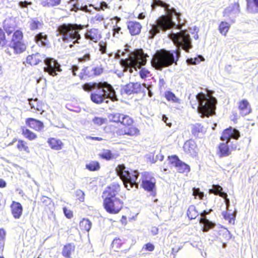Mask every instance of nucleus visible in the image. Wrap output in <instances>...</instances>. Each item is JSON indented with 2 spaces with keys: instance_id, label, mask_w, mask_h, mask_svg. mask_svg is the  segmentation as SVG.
Wrapping results in <instances>:
<instances>
[{
  "instance_id": "52",
  "label": "nucleus",
  "mask_w": 258,
  "mask_h": 258,
  "mask_svg": "<svg viewBox=\"0 0 258 258\" xmlns=\"http://www.w3.org/2000/svg\"><path fill=\"white\" fill-rule=\"evenodd\" d=\"M99 51L101 52V53L104 54L106 52V47L107 45L105 42L101 41L99 43Z\"/></svg>"
},
{
  "instance_id": "46",
  "label": "nucleus",
  "mask_w": 258,
  "mask_h": 258,
  "mask_svg": "<svg viewBox=\"0 0 258 258\" xmlns=\"http://www.w3.org/2000/svg\"><path fill=\"white\" fill-rule=\"evenodd\" d=\"M77 1V0H70L69 5L70 7H73L71 9L72 11L76 12L82 8V6H80V4L76 3Z\"/></svg>"
},
{
  "instance_id": "18",
  "label": "nucleus",
  "mask_w": 258,
  "mask_h": 258,
  "mask_svg": "<svg viewBox=\"0 0 258 258\" xmlns=\"http://www.w3.org/2000/svg\"><path fill=\"white\" fill-rule=\"evenodd\" d=\"M26 124L30 128L36 131H40L44 127L42 122L33 118H27L26 120Z\"/></svg>"
},
{
  "instance_id": "12",
  "label": "nucleus",
  "mask_w": 258,
  "mask_h": 258,
  "mask_svg": "<svg viewBox=\"0 0 258 258\" xmlns=\"http://www.w3.org/2000/svg\"><path fill=\"white\" fill-rule=\"evenodd\" d=\"M142 186L147 191H152L155 186V178L151 177L149 173H144L142 180Z\"/></svg>"
},
{
  "instance_id": "49",
  "label": "nucleus",
  "mask_w": 258,
  "mask_h": 258,
  "mask_svg": "<svg viewBox=\"0 0 258 258\" xmlns=\"http://www.w3.org/2000/svg\"><path fill=\"white\" fill-rule=\"evenodd\" d=\"M122 114L120 113H115L110 114V119L114 122H121Z\"/></svg>"
},
{
  "instance_id": "48",
  "label": "nucleus",
  "mask_w": 258,
  "mask_h": 258,
  "mask_svg": "<svg viewBox=\"0 0 258 258\" xmlns=\"http://www.w3.org/2000/svg\"><path fill=\"white\" fill-rule=\"evenodd\" d=\"M99 156L105 159L110 160L112 158V155L111 151L108 150H104L103 152L99 154Z\"/></svg>"
},
{
  "instance_id": "50",
  "label": "nucleus",
  "mask_w": 258,
  "mask_h": 258,
  "mask_svg": "<svg viewBox=\"0 0 258 258\" xmlns=\"http://www.w3.org/2000/svg\"><path fill=\"white\" fill-rule=\"evenodd\" d=\"M133 83H130L124 87V91L127 94L134 93Z\"/></svg>"
},
{
  "instance_id": "35",
  "label": "nucleus",
  "mask_w": 258,
  "mask_h": 258,
  "mask_svg": "<svg viewBox=\"0 0 258 258\" xmlns=\"http://www.w3.org/2000/svg\"><path fill=\"white\" fill-rule=\"evenodd\" d=\"M17 148L20 151H25L27 153H30V150L26 142L23 140H19L17 144Z\"/></svg>"
},
{
  "instance_id": "10",
  "label": "nucleus",
  "mask_w": 258,
  "mask_h": 258,
  "mask_svg": "<svg viewBox=\"0 0 258 258\" xmlns=\"http://www.w3.org/2000/svg\"><path fill=\"white\" fill-rule=\"evenodd\" d=\"M44 61L46 66L44 68V71L50 75L54 76L57 75L56 72L61 71L60 64L54 59L50 57L44 58Z\"/></svg>"
},
{
  "instance_id": "43",
  "label": "nucleus",
  "mask_w": 258,
  "mask_h": 258,
  "mask_svg": "<svg viewBox=\"0 0 258 258\" xmlns=\"http://www.w3.org/2000/svg\"><path fill=\"white\" fill-rule=\"evenodd\" d=\"M133 90L134 93H139L142 91H143L145 88H147V86L145 84H140L139 83H133Z\"/></svg>"
},
{
  "instance_id": "5",
  "label": "nucleus",
  "mask_w": 258,
  "mask_h": 258,
  "mask_svg": "<svg viewBox=\"0 0 258 258\" xmlns=\"http://www.w3.org/2000/svg\"><path fill=\"white\" fill-rule=\"evenodd\" d=\"M195 104L190 101L193 108H197L201 116L209 117L215 112L216 99L212 95L200 93L196 95Z\"/></svg>"
},
{
  "instance_id": "17",
  "label": "nucleus",
  "mask_w": 258,
  "mask_h": 258,
  "mask_svg": "<svg viewBox=\"0 0 258 258\" xmlns=\"http://www.w3.org/2000/svg\"><path fill=\"white\" fill-rule=\"evenodd\" d=\"M10 208L13 217L16 219H20L23 212L22 205L19 202L13 201Z\"/></svg>"
},
{
  "instance_id": "11",
  "label": "nucleus",
  "mask_w": 258,
  "mask_h": 258,
  "mask_svg": "<svg viewBox=\"0 0 258 258\" xmlns=\"http://www.w3.org/2000/svg\"><path fill=\"white\" fill-rule=\"evenodd\" d=\"M168 160L171 165L174 166L178 172L188 173L190 171L189 166L180 160L177 156H169Z\"/></svg>"
},
{
  "instance_id": "33",
  "label": "nucleus",
  "mask_w": 258,
  "mask_h": 258,
  "mask_svg": "<svg viewBox=\"0 0 258 258\" xmlns=\"http://www.w3.org/2000/svg\"><path fill=\"white\" fill-rule=\"evenodd\" d=\"M166 99L169 101L175 103H180V99L178 98L174 93L171 91H167L165 93Z\"/></svg>"
},
{
  "instance_id": "47",
  "label": "nucleus",
  "mask_w": 258,
  "mask_h": 258,
  "mask_svg": "<svg viewBox=\"0 0 258 258\" xmlns=\"http://www.w3.org/2000/svg\"><path fill=\"white\" fill-rule=\"evenodd\" d=\"M192 195L195 196V198H199L200 200L203 199L205 196L204 192L201 191L198 188H194L192 189Z\"/></svg>"
},
{
  "instance_id": "37",
  "label": "nucleus",
  "mask_w": 258,
  "mask_h": 258,
  "mask_svg": "<svg viewBox=\"0 0 258 258\" xmlns=\"http://www.w3.org/2000/svg\"><path fill=\"white\" fill-rule=\"evenodd\" d=\"M198 215L199 213L197 211L196 207L193 205L190 206L187 212V215L188 218L190 219H195Z\"/></svg>"
},
{
  "instance_id": "56",
  "label": "nucleus",
  "mask_w": 258,
  "mask_h": 258,
  "mask_svg": "<svg viewBox=\"0 0 258 258\" xmlns=\"http://www.w3.org/2000/svg\"><path fill=\"white\" fill-rule=\"evenodd\" d=\"M5 235V231L3 229H0V245H1L2 246H3L4 244Z\"/></svg>"
},
{
  "instance_id": "23",
  "label": "nucleus",
  "mask_w": 258,
  "mask_h": 258,
  "mask_svg": "<svg viewBox=\"0 0 258 258\" xmlns=\"http://www.w3.org/2000/svg\"><path fill=\"white\" fill-rule=\"evenodd\" d=\"M119 190L120 186L118 184H112L107 188L104 194L106 196V197L116 198L115 196Z\"/></svg>"
},
{
  "instance_id": "62",
  "label": "nucleus",
  "mask_w": 258,
  "mask_h": 258,
  "mask_svg": "<svg viewBox=\"0 0 258 258\" xmlns=\"http://www.w3.org/2000/svg\"><path fill=\"white\" fill-rule=\"evenodd\" d=\"M90 59V55L89 53L84 55L82 57H80L79 60L80 62L88 61Z\"/></svg>"
},
{
  "instance_id": "31",
  "label": "nucleus",
  "mask_w": 258,
  "mask_h": 258,
  "mask_svg": "<svg viewBox=\"0 0 258 258\" xmlns=\"http://www.w3.org/2000/svg\"><path fill=\"white\" fill-rule=\"evenodd\" d=\"M230 211H226L223 213V215L225 218V219L228 220L230 223L234 224L236 215V211L234 210L233 212H230Z\"/></svg>"
},
{
  "instance_id": "51",
  "label": "nucleus",
  "mask_w": 258,
  "mask_h": 258,
  "mask_svg": "<svg viewBox=\"0 0 258 258\" xmlns=\"http://www.w3.org/2000/svg\"><path fill=\"white\" fill-rule=\"evenodd\" d=\"M201 59H200L199 58H196V57H195L194 58H188L187 59V62L190 64H196L198 63H199L200 61L204 60V58L202 56H201Z\"/></svg>"
},
{
  "instance_id": "59",
  "label": "nucleus",
  "mask_w": 258,
  "mask_h": 258,
  "mask_svg": "<svg viewBox=\"0 0 258 258\" xmlns=\"http://www.w3.org/2000/svg\"><path fill=\"white\" fill-rule=\"evenodd\" d=\"M63 211L64 215L66 216L67 218L71 219L73 217V212L71 210H68L64 207L63 208Z\"/></svg>"
},
{
  "instance_id": "58",
  "label": "nucleus",
  "mask_w": 258,
  "mask_h": 258,
  "mask_svg": "<svg viewBox=\"0 0 258 258\" xmlns=\"http://www.w3.org/2000/svg\"><path fill=\"white\" fill-rule=\"evenodd\" d=\"M93 121L95 124L100 125L104 122L105 119L101 117H96L93 119Z\"/></svg>"
},
{
  "instance_id": "38",
  "label": "nucleus",
  "mask_w": 258,
  "mask_h": 258,
  "mask_svg": "<svg viewBox=\"0 0 258 258\" xmlns=\"http://www.w3.org/2000/svg\"><path fill=\"white\" fill-rule=\"evenodd\" d=\"M239 5L237 4H234L232 5V6L227 7L224 11V15H225L226 14H231L233 12L234 14L239 13Z\"/></svg>"
},
{
  "instance_id": "44",
  "label": "nucleus",
  "mask_w": 258,
  "mask_h": 258,
  "mask_svg": "<svg viewBox=\"0 0 258 258\" xmlns=\"http://www.w3.org/2000/svg\"><path fill=\"white\" fill-rule=\"evenodd\" d=\"M133 119L128 115L122 114L121 123L124 125L130 126L133 123Z\"/></svg>"
},
{
  "instance_id": "40",
  "label": "nucleus",
  "mask_w": 258,
  "mask_h": 258,
  "mask_svg": "<svg viewBox=\"0 0 258 258\" xmlns=\"http://www.w3.org/2000/svg\"><path fill=\"white\" fill-rule=\"evenodd\" d=\"M23 35L20 30L16 31L13 34L11 42H16L22 41Z\"/></svg>"
},
{
  "instance_id": "36",
  "label": "nucleus",
  "mask_w": 258,
  "mask_h": 258,
  "mask_svg": "<svg viewBox=\"0 0 258 258\" xmlns=\"http://www.w3.org/2000/svg\"><path fill=\"white\" fill-rule=\"evenodd\" d=\"M28 100L29 103L32 108H33L35 110L39 111L42 110L41 104L38 102V99H29Z\"/></svg>"
},
{
  "instance_id": "34",
  "label": "nucleus",
  "mask_w": 258,
  "mask_h": 258,
  "mask_svg": "<svg viewBox=\"0 0 258 258\" xmlns=\"http://www.w3.org/2000/svg\"><path fill=\"white\" fill-rule=\"evenodd\" d=\"M91 222L88 219L84 218L80 222V227L81 230L88 232L91 229Z\"/></svg>"
},
{
  "instance_id": "4",
  "label": "nucleus",
  "mask_w": 258,
  "mask_h": 258,
  "mask_svg": "<svg viewBox=\"0 0 258 258\" xmlns=\"http://www.w3.org/2000/svg\"><path fill=\"white\" fill-rule=\"evenodd\" d=\"M83 28L81 25L63 24L57 28L56 35L59 42L70 43L69 46L72 47L75 43H80L81 37L79 32Z\"/></svg>"
},
{
  "instance_id": "27",
  "label": "nucleus",
  "mask_w": 258,
  "mask_h": 258,
  "mask_svg": "<svg viewBox=\"0 0 258 258\" xmlns=\"http://www.w3.org/2000/svg\"><path fill=\"white\" fill-rule=\"evenodd\" d=\"M124 135L131 136H137L140 135L139 130L135 126L125 127L122 131Z\"/></svg>"
},
{
  "instance_id": "24",
  "label": "nucleus",
  "mask_w": 258,
  "mask_h": 258,
  "mask_svg": "<svg viewBox=\"0 0 258 258\" xmlns=\"http://www.w3.org/2000/svg\"><path fill=\"white\" fill-rule=\"evenodd\" d=\"M191 132L194 136L201 137L206 132V129L201 124L196 123L192 125Z\"/></svg>"
},
{
  "instance_id": "7",
  "label": "nucleus",
  "mask_w": 258,
  "mask_h": 258,
  "mask_svg": "<svg viewBox=\"0 0 258 258\" xmlns=\"http://www.w3.org/2000/svg\"><path fill=\"white\" fill-rule=\"evenodd\" d=\"M240 137L239 132L232 127L225 130L221 137L222 141L226 143H221L219 146L221 156H227L229 155V148L236 149L237 147V139Z\"/></svg>"
},
{
  "instance_id": "19",
  "label": "nucleus",
  "mask_w": 258,
  "mask_h": 258,
  "mask_svg": "<svg viewBox=\"0 0 258 258\" xmlns=\"http://www.w3.org/2000/svg\"><path fill=\"white\" fill-rule=\"evenodd\" d=\"M127 28L132 35H136L140 33L142 26L139 22L130 21L127 23Z\"/></svg>"
},
{
  "instance_id": "25",
  "label": "nucleus",
  "mask_w": 258,
  "mask_h": 258,
  "mask_svg": "<svg viewBox=\"0 0 258 258\" xmlns=\"http://www.w3.org/2000/svg\"><path fill=\"white\" fill-rule=\"evenodd\" d=\"M11 46L14 49L15 52L20 54L24 52L26 48V45L22 41L11 42Z\"/></svg>"
},
{
  "instance_id": "16",
  "label": "nucleus",
  "mask_w": 258,
  "mask_h": 258,
  "mask_svg": "<svg viewBox=\"0 0 258 258\" xmlns=\"http://www.w3.org/2000/svg\"><path fill=\"white\" fill-rule=\"evenodd\" d=\"M238 110L241 115L244 116L252 111L249 102L246 99H242L238 103Z\"/></svg>"
},
{
  "instance_id": "53",
  "label": "nucleus",
  "mask_w": 258,
  "mask_h": 258,
  "mask_svg": "<svg viewBox=\"0 0 258 258\" xmlns=\"http://www.w3.org/2000/svg\"><path fill=\"white\" fill-rule=\"evenodd\" d=\"M6 43L5 34L2 29H0V45L4 46Z\"/></svg>"
},
{
  "instance_id": "3",
  "label": "nucleus",
  "mask_w": 258,
  "mask_h": 258,
  "mask_svg": "<svg viewBox=\"0 0 258 258\" xmlns=\"http://www.w3.org/2000/svg\"><path fill=\"white\" fill-rule=\"evenodd\" d=\"M83 89L86 91L93 90L91 94V100L97 104L101 103L104 101L108 103L106 99L110 98L112 100H115L116 96L112 87L106 82L99 83H86L83 86Z\"/></svg>"
},
{
  "instance_id": "63",
  "label": "nucleus",
  "mask_w": 258,
  "mask_h": 258,
  "mask_svg": "<svg viewBox=\"0 0 258 258\" xmlns=\"http://www.w3.org/2000/svg\"><path fill=\"white\" fill-rule=\"evenodd\" d=\"M77 195L80 196L79 198L80 202H83L84 200V193L81 190L77 191Z\"/></svg>"
},
{
  "instance_id": "30",
  "label": "nucleus",
  "mask_w": 258,
  "mask_h": 258,
  "mask_svg": "<svg viewBox=\"0 0 258 258\" xmlns=\"http://www.w3.org/2000/svg\"><path fill=\"white\" fill-rule=\"evenodd\" d=\"M230 26L231 25L229 23L222 21L219 25L218 30L222 35L225 36L230 29Z\"/></svg>"
},
{
  "instance_id": "20",
  "label": "nucleus",
  "mask_w": 258,
  "mask_h": 258,
  "mask_svg": "<svg viewBox=\"0 0 258 258\" xmlns=\"http://www.w3.org/2000/svg\"><path fill=\"white\" fill-rule=\"evenodd\" d=\"M85 37L86 39L96 42L100 39L101 35L97 29L93 28L85 33Z\"/></svg>"
},
{
  "instance_id": "6",
  "label": "nucleus",
  "mask_w": 258,
  "mask_h": 258,
  "mask_svg": "<svg viewBox=\"0 0 258 258\" xmlns=\"http://www.w3.org/2000/svg\"><path fill=\"white\" fill-rule=\"evenodd\" d=\"M127 57L121 59L120 63L123 68V71H129L130 73H133L134 70L137 72L138 69H141L142 66L146 64L147 54L144 53L142 49H136L130 53Z\"/></svg>"
},
{
  "instance_id": "61",
  "label": "nucleus",
  "mask_w": 258,
  "mask_h": 258,
  "mask_svg": "<svg viewBox=\"0 0 258 258\" xmlns=\"http://www.w3.org/2000/svg\"><path fill=\"white\" fill-rule=\"evenodd\" d=\"M41 201L45 205H48L50 204L51 202V199L45 196L42 197V198H41Z\"/></svg>"
},
{
  "instance_id": "1",
  "label": "nucleus",
  "mask_w": 258,
  "mask_h": 258,
  "mask_svg": "<svg viewBox=\"0 0 258 258\" xmlns=\"http://www.w3.org/2000/svg\"><path fill=\"white\" fill-rule=\"evenodd\" d=\"M169 38L177 47L176 50L167 51L165 49L157 50L153 55L151 63L153 67L161 70L176 62L180 56L181 48L188 52L192 47L191 39L186 30L172 32L168 35Z\"/></svg>"
},
{
  "instance_id": "60",
  "label": "nucleus",
  "mask_w": 258,
  "mask_h": 258,
  "mask_svg": "<svg viewBox=\"0 0 258 258\" xmlns=\"http://www.w3.org/2000/svg\"><path fill=\"white\" fill-rule=\"evenodd\" d=\"M149 73V72L146 70L145 69H142L140 71V76L142 79H145L147 77V75Z\"/></svg>"
},
{
  "instance_id": "22",
  "label": "nucleus",
  "mask_w": 258,
  "mask_h": 258,
  "mask_svg": "<svg viewBox=\"0 0 258 258\" xmlns=\"http://www.w3.org/2000/svg\"><path fill=\"white\" fill-rule=\"evenodd\" d=\"M44 58V56L39 53L33 54L29 55L26 58L27 63L31 66L37 65L40 61H41Z\"/></svg>"
},
{
  "instance_id": "54",
  "label": "nucleus",
  "mask_w": 258,
  "mask_h": 258,
  "mask_svg": "<svg viewBox=\"0 0 258 258\" xmlns=\"http://www.w3.org/2000/svg\"><path fill=\"white\" fill-rule=\"evenodd\" d=\"M103 17L102 15L99 14H96L94 17L91 19V21L93 23H95L97 22H101L103 20Z\"/></svg>"
},
{
  "instance_id": "64",
  "label": "nucleus",
  "mask_w": 258,
  "mask_h": 258,
  "mask_svg": "<svg viewBox=\"0 0 258 258\" xmlns=\"http://www.w3.org/2000/svg\"><path fill=\"white\" fill-rule=\"evenodd\" d=\"M93 71L95 75H99L102 73L103 70L101 68L97 67L93 69Z\"/></svg>"
},
{
  "instance_id": "32",
  "label": "nucleus",
  "mask_w": 258,
  "mask_h": 258,
  "mask_svg": "<svg viewBox=\"0 0 258 258\" xmlns=\"http://www.w3.org/2000/svg\"><path fill=\"white\" fill-rule=\"evenodd\" d=\"M22 134L25 138L30 141L35 140L37 137L36 134L25 127L22 128Z\"/></svg>"
},
{
  "instance_id": "55",
  "label": "nucleus",
  "mask_w": 258,
  "mask_h": 258,
  "mask_svg": "<svg viewBox=\"0 0 258 258\" xmlns=\"http://www.w3.org/2000/svg\"><path fill=\"white\" fill-rule=\"evenodd\" d=\"M121 30V28L117 25V24H115L113 26V36L118 37L119 36V32Z\"/></svg>"
},
{
  "instance_id": "15",
  "label": "nucleus",
  "mask_w": 258,
  "mask_h": 258,
  "mask_svg": "<svg viewBox=\"0 0 258 258\" xmlns=\"http://www.w3.org/2000/svg\"><path fill=\"white\" fill-rule=\"evenodd\" d=\"M184 151L191 156H196L198 152V148L196 142L192 140L186 141L183 147Z\"/></svg>"
},
{
  "instance_id": "45",
  "label": "nucleus",
  "mask_w": 258,
  "mask_h": 258,
  "mask_svg": "<svg viewBox=\"0 0 258 258\" xmlns=\"http://www.w3.org/2000/svg\"><path fill=\"white\" fill-rule=\"evenodd\" d=\"M129 46L127 45H125L124 50H118L115 54V58L119 59L121 56H125L126 53L129 52Z\"/></svg>"
},
{
  "instance_id": "14",
  "label": "nucleus",
  "mask_w": 258,
  "mask_h": 258,
  "mask_svg": "<svg viewBox=\"0 0 258 258\" xmlns=\"http://www.w3.org/2000/svg\"><path fill=\"white\" fill-rule=\"evenodd\" d=\"M210 211L211 210L207 212V211L204 210L201 214L200 223L203 225V230L205 232L208 231L209 229L212 228L215 226V224L209 221L206 217V215L208 214Z\"/></svg>"
},
{
  "instance_id": "29",
  "label": "nucleus",
  "mask_w": 258,
  "mask_h": 258,
  "mask_svg": "<svg viewBox=\"0 0 258 258\" xmlns=\"http://www.w3.org/2000/svg\"><path fill=\"white\" fill-rule=\"evenodd\" d=\"M75 246L71 243H69L63 248L62 251V254L66 258H69L71 257V253L74 250Z\"/></svg>"
},
{
  "instance_id": "26",
  "label": "nucleus",
  "mask_w": 258,
  "mask_h": 258,
  "mask_svg": "<svg viewBox=\"0 0 258 258\" xmlns=\"http://www.w3.org/2000/svg\"><path fill=\"white\" fill-rule=\"evenodd\" d=\"M35 40L38 45L41 46H45L48 42L46 35L43 33H39L37 34L35 37Z\"/></svg>"
},
{
  "instance_id": "57",
  "label": "nucleus",
  "mask_w": 258,
  "mask_h": 258,
  "mask_svg": "<svg viewBox=\"0 0 258 258\" xmlns=\"http://www.w3.org/2000/svg\"><path fill=\"white\" fill-rule=\"evenodd\" d=\"M108 8V5L104 2H102L99 4V7H96V10H105L106 9Z\"/></svg>"
},
{
  "instance_id": "8",
  "label": "nucleus",
  "mask_w": 258,
  "mask_h": 258,
  "mask_svg": "<svg viewBox=\"0 0 258 258\" xmlns=\"http://www.w3.org/2000/svg\"><path fill=\"white\" fill-rule=\"evenodd\" d=\"M115 171L117 175L123 182L124 186L127 189L130 190L135 185L138 186V183L137 180L139 176V172L137 170H131L129 171L123 164L118 165Z\"/></svg>"
},
{
  "instance_id": "42",
  "label": "nucleus",
  "mask_w": 258,
  "mask_h": 258,
  "mask_svg": "<svg viewBox=\"0 0 258 258\" xmlns=\"http://www.w3.org/2000/svg\"><path fill=\"white\" fill-rule=\"evenodd\" d=\"M31 5H32L31 2H28L27 1H20L18 3L19 7L21 9V10L23 11V12L26 14H27L28 12V6Z\"/></svg>"
},
{
  "instance_id": "39",
  "label": "nucleus",
  "mask_w": 258,
  "mask_h": 258,
  "mask_svg": "<svg viewBox=\"0 0 258 258\" xmlns=\"http://www.w3.org/2000/svg\"><path fill=\"white\" fill-rule=\"evenodd\" d=\"M60 0H42L41 4L43 7H54L58 5Z\"/></svg>"
},
{
  "instance_id": "9",
  "label": "nucleus",
  "mask_w": 258,
  "mask_h": 258,
  "mask_svg": "<svg viewBox=\"0 0 258 258\" xmlns=\"http://www.w3.org/2000/svg\"><path fill=\"white\" fill-rule=\"evenodd\" d=\"M103 206L108 213L115 214L121 210L123 203L118 198L105 197L103 201Z\"/></svg>"
},
{
  "instance_id": "13",
  "label": "nucleus",
  "mask_w": 258,
  "mask_h": 258,
  "mask_svg": "<svg viewBox=\"0 0 258 258\" xmlns=\"http://www.w3.org/2000/svg\"><path fill=\"white\" fill-rule=\"evenodd\" d=\"M209 192L216 195H219L223 198L224 199L227 210L228 211H230V210L229 209L230 200L228 198L227 194L223 191V188L221 186L219 185H213L212 188L209 189Z\"/></svg>"
},
{
  "instance_id": "28",
  "label": "nucleus",
  "mask_w": 258,
  "mask_h": 258,
  "mask_svg": "<svg viewBox=\"0 0 258 258\" xmlns=\"http://www.w3.org/2000/svg\"><path fill=\"white\" fill-rule=\"evenodd\" d=\"M100 168V164L96 161H90L86 164V169L90 171H97Z\"/></svg>"
},
{
  "instance_id": "21",
  "label": "nucleus",
  "mask_w": 258,
  "mask_h": 258,
  "mask_svg": "<svg viewBox=\"0 0 258 258\" xmlns=\"http://www.w3.org/2000/svg\"><path fill=\"white\" fill-rule=\"evenodd\" d=\"M47 143L51 149L56 151L61 150L63 146L60 140L55 138H48Z\"/></svg>"
},
{
  "instance_id": "2",
  "label": "nucleus",
  "mask_w": 258,
  "mask_h": 258,
  "mask_svg": "<svg viewBox=\"0 0 258 258\" xmlns=\"http://www.w3.org/2000/svg\"><path fill=\"white\" fill-rule=\"evenodd\" d=\"M159 6L164 8L166 15L162 16L157 19L155 24L151 25V29L149 31V37L153 38L160 30L166 31L167 29L177 27L174 19L178 22V24L181 23L180 18V14L177 13L173 8H170V6L161 0H153L151 4L152 9L156 7Z\"/></svg>"
},
{
  "instance_id": "41",
  "label": "nucleus",
  "mask_w": 258,
  "mask_h": 258,
  "mask_svg": "<svg viewBox=\"0 0 258 258\" xmlns=\"http://www.w3.org/2000/svg\"><path fill=\"white\" fill-rule=\"evenodd\" d=\"M29 27L31 30H35L41 25V23L36 20L31 19L28 23Z\"/></svg>"
}]
</instances>
